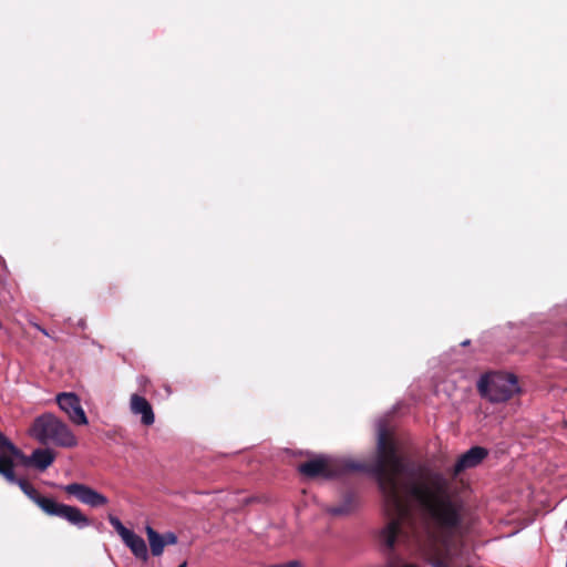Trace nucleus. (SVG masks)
Instances as JSON below:
<instances>
[{
	"label": "nucleus",
	"instance_id": "obj_12",
	"mask_svg": "<svg viewBox=\"0 0 567 567\" xmlns=\"http://www.w3.org/2000/svg\"><path fill=\"white\" fill-rule=\"evenodd\" d=\"M130 406L133 414L141 415V421L144 425H152L154 423L155 415L153 409L145 398L132 394Z\"/></svg>",
	"mask_w": 567,
	"mask_h": 567
},
{
	"label": "nucleus",
	"instance_id": "obj_7",
	"mask_svg": "<svg viewBox=\"0 0 567 567\" xmlns=\"http://www.w3.org/2000/svg\"><path fill=\"white\" fill-rule=\"evenodd\" d=\"M59 408L66 414L68 419L75 425L89 423L80 398L73 392H62L55 398Z\"/></svg>",
	"mask_w": 567,
	"mask_h": 567
},
{
	"label": "nucleus",
	"instance_id": "obj_10",
	"mask_svg": "<svg viewBox=\"0 0 567 567\" xmlns=\"http://www.w3.org/2000/svg\"><path fill=\"white\" fill-rule=\"evenodd\" d=\"M486 454L487 453L483 447L474 446L470 449L467 452L462 454L457 460L453 468V474L456 476L467 468L475 467L484 460Z\"/></svg>",
	"mask_w": 567,
	"mask_h": 567
},
{
	"label": "nucleus",
	"instance_id": "obj_18",
	"mask_svg": "<svg viewBox=\"0 0 567 567\" xmlns=\"http://www.w3.org/2000/svg\"><path fill=\"white\" fill-rule=\"evenodd\" d=\"M40 331H41L44 336H47V337L49 336L48 331H47L44 328H42V327H41Z\"/></svg>",
	"mask_w": 567,
	"mask_h": 567
},
{
	"label": "nucleus",
	"instance_id": "obj_14",
	"mask_svg": "<svg viewBox=\"0 0 567 567\" xmlns=\"http://www.w3.org/2000/svg\"><path fill=\"white\" fill-rule=\"evenodd\" d=\"M384 567H421L420 565L398 558L389 560Z\"/></svg>",
	"mask_w": 567,
	"mask_h": 567
},
{
	"label": "nucleus",
	"instance_id": "obj_1",
	"mask_svg": "<svg viewBox=\"0 0 567 567\" xmlns=\"http://www.w3.org/2000/svg\"><path fill=\"white\" fill-rule=\"evenodd\" d=\"M374 473L388 518L380 530L383 546L422 548L426 542L446 545L462 523V505L451 482L437 472L415 473L396 454L382 421L378 422Z\"/></svg>",
	"mask_w": 567,
	"mask_h": 567
},
{
	"label": "nucleus",
	"instance_id": "obj_3",
	"mask_svg": "<svg viewBox=\"0 0 567 567\" xmlns=\"http://www.w3.org/2000/svg\"><path fill=\"white\" fill-rule=\"evenodd\" d=\"M477 388L483 396L494 403L505 402L519 391L517 378L512 373L503 372L483 375Z\"/></svg>",
	"mask_w": 567,
	"mask_h": 567
},
{
	"label": "nucleus",
	"instance_id": "obj_11",
	"mask_svg": "<svg viewBox=\"0 0 567 567\" xmlns=\"http://www.w3.org/2000/svg\"><path fill=\"white\" fill-rule=\"evenodd\" d=\"M17 463L13 462L12 457L9 455L0 453V475L11 484H17L23 493L30 488V484L23 480L18 478L14 474V467Z\"/></svg>",
	"mask_w": 567,
	"mask_h": 567
},
{
	"label": "nucleus",
	"instance_id": "obj_8",
	"mask_svg": "<svg viewBox=\"0 0 567 567\" xmlns=\"http://www.w3.org/2000/svg\"><path fill=\"white\" fill-rule=\"evenodd\" d=\"M337 470L336 461L328 456H318L299 465V472L309 478H329L337 474Z\"/></svg>",
	"mask_w": 567,
	"mask_h": 567
},
{
	"label": "nucleus",
	"instance_id": "obj_6",
	"mask_svg": "<svg viewBox=\"0 0 567 567\" xmlns=\"http://www.w3.org/2000/svg\"><path fill=\"white\" fill-rule=\"evenodd\" d=\"M109 522L120 535L125 546L130 548L132 554L137 559L147 561L150 555L145 540L133 530L126 528L117 517L110 515Z\"/></svg>",
	"mask_w": 567,
	"mask_h": 567
},
{
	"label": "nucleus",
	"instance_id": "obj_9",
	"mask_svg": "<svg viewBox=\"0 0 567 567\" xmlns=\"http://www.w3.org/2000/svg\"><path fill=\"white\" fill-rule=\"evenodd\" d=\"M62 488L69 495L74 496L79 502L90 507H101L109 503L106 496L85 484L72 483L62 486Z\"/></svg>",
	"mask_w": 567,
	"mask_h": 567
},
{
	"label": "nucleus",
	"instance_id": "obj_15",
	"mask_svg": "<svg viewBox=\"0 0 567 567\" xmlns=\"http://www.w3.org/2000/svg\"><path fill=\"white\" fill-rule=\"evenodd\" d=\"M164 537V543L166 545H175L177 543V536L174 533H166L162 535Z\"/></svg>",
	"mask_w": 567,
	"mask_h": 567
},
{
	"label": "nucleus",
	"instance_id": "obj_4",
	"mask_svg": "<svg viewBox=\"0 0 567 567\" xmlns=\"http://www.w3.org/2000/svg\"><path fill=\"white\" fill-rule=\"evenodd\" d=\"M24 494L47 515L61 517L79 528H84L90 525V519L80 508L41 496L32 485Z\"/></svg>",
	"mask_w": 567,
	"mask_h": 567
},
{
	"label": "nucleus",
	"instance_id": "obj_2",
	"mask_svg": "<svg viewBox=\"0 0 567 567\" xmlns=\"http://www.w3.org/2000/svg\"><path fill=\"white\" fill-rule=\"evenodd\" d=\"M29 433L43 444L51 442L62 447H74L78 445V439L70 426L50 413L37 417Z\"/></svg>",
	"mask_w": 567,
	"mask_h": 567
},
{
	"label": "nucleus",
	"instance_id": "obj_13",
	"mask_svg": "<svg viewBox=\"0 0 567 567\" xmlns=\"http://www.w3.org/2000/svg\"><path fill=\"white\" fill-rule=\"evenodd\" d=\"M151 551L154 556H161L165 548L164 537L154 530L151 526L145 528Z\"/></svg>",
	"mask_w": 567,
	"mask_h": 567
},
{
	"label": "nucleus",
	"instance_id": "obj_20",
	"mask_svg": "<svg viewBox=\"0 0 567 567\" xmlns=\"http://www.w3.org/2000/svg\"><path fill=\"white\" fill-rule=\"evenodd\" d=\"M470 343V340H465L462 342V346H467Z\"/></svg>",
	"mask_w": 567,
	"mask_h": 567
},
{
	"label": "nucleus",
	"instance_id": "obj_5",
	"mask_svg": "<svg viewBox=\"0 0 567 567\" xmlns=\"http://www.w3.org/2000/svg\"><path fill=\"white\" fill-rule=\"evenodd\" d=\"M0 453L12 457L13 462L23 466H34L45 471L55 460V453L49 449H37L31 455H25L0 431Z\"/></svg>",
	"mask_w": 567,
	"mask_h": 567
},
{
	"label": "nucleus",
	"instance_id": "obj_22",
	"mask_svg": "<svg viewBox=\"0 0 567 567\" xmlns=\"http://www.w3.org/2000/svg\"><path fill=\"white\" fill-rule=\"evenodd\" d=\"M186 566H187V564H186V561H184V563H183V564H181L178 567H186Z\"/></svg>",
	"mask_w": 567,
	"mask_h": 567
},
{
	"label": "nucleus",
	"instance_id": "obj_19",
	"mask_svg": "<svg viewBox=\"0 0 567 567\" xmlns=\"http://www.w3.org/2000/svg\"><path fill=\"white\" fill-rule=\"evenodd\" d=\"M433 566H434V567H444V566H443V564H442V563H440V561H439V563L433 564Z\"/></svg>",
	"mask_w": 567,
	"mask_h": 567
},
{
	"label": "nucleus",
	"instance_id": "obj_17",
	"mask_svg": "<svg viewBox=\"0 0 567 567\" xmlns=\"http://www.w3.org/2000/svg\"><path fill=\"white\" fill-rule=\"evenodd\" d=\"M331 513L334 515H340V514H343L344 511L341 507H334L331 509Z\"/></svg>",
	"mask_w": 567,
	"mask_h": 567
},
{
	"label": "nucleus",
	"instance_id": "obj_16",
	"mask_svg": "<svg viewBox=\"0 0 567 567\" xmlns=\"http://www.w3.org/2000/svg\"><path fill=\"white\" fill-rule=\"evenodd\" d=\"M270 567H300V563L298 560H291L284 564L272 565Z\"/></svg>",
	"mask_w": 567,
	"mask_h": 567
},
{
	"label": "nucleus",
	"instance_id": "obj_21",
	"mask_svg": "<svg viewBox=\"0 0 567 567\" xmlns=\"http://www.w3.org/2000/svg\"><path fill=\"white\" fill-rule=\"evenodd\" d=\"M33 326L40 331L41 327L37 323H33Z\"/></svg>",
	"mask_w": 567,
	"mask_h": 567
}]
</instances>
